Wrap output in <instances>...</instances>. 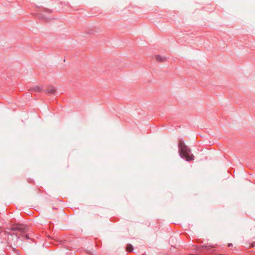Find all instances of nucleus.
Here are the masks:
<instances>
[{
	"mask_svg": "<svg viewBox=\"0 0 255 255\" xmlns=\"http://www.w3.org/2000/svg\"><path fill=\"white\" fill-rule=\"evenodd\" d=\"M10 230L14 233L17 239H19V236H20L25 239H30L29 234H28L29 231V227L25 224L12 225L10 227Z\"/></svg>",
	"mask_w": 255,
	"mask_h": 255,
	"instance_id": "f257e3e1",
	"label": "nucleus"
},
{
	"mask_svg": "<svg viewBox=\"0 0 255 255\" xmlns=\"http://www.w3.org/2000/svg\"><path fill=\"white\" fill-rule=\"evenodd\" d=\"M178 146L179 155L182 158L189 161L194 159L193 154L190 153V149L185 145L183 141H179Z\"/></svg>",
	"mask_w": 255,
	"mask_h": 255,
	"instance_id": "f03ea898",
	"label": "nucleus"
},
{
	"mask_svg": "<svg viewBox=\"0 0 255 255\" xmlns=\"http://www.w3.org/2000/svg\"><path fill=\"white\" fill-rule=\"evenodd\" d=\"M45 92L48 94H50L52 95H55L56 93V89L53 86H49L46 90H45Z\"/></svg>",
	"mask_w": 255,
	"mask_h": 255,
	"instance_id": "7ed1b4c3",
	"label": "nucleus"
},
{
	"mask_svg": "<svg viewBox=\"0 0 255 255\" xmlns=\"http://www.w3.org/2000/svg\"><path fill=\"white\" fill-rule=\"evenodd\" d=\"M156 60L160 62H163L166 60V57L163 56L157 55L156 56Z\"/></svg>",
	"mask_w": 255,
	"mask_h": 255,
	"instance_id": "20e7f679",
	"label": "nucleus"
},
{
	"mask_svg": "<svg viewBox=\"0 0 255 255\" xmlns=\"http://www.w3.org/2000/svg\"><path fill=\"white\" fill-rule=\"evenodd\" d=\"M133 250V248L132 245L128 244L126 247V250L127 252L130 253L132 252Z\"/></svg>",
	"mask_w": 255,
	"mask_h": 255,
	"instance_id": "39448f33",
	"label": "nucleus"
},
{
	"mask_svg": "<svg viewBox=\"0 0 255 255\" xmlns=\"http://www.w3.org/2000/svg\"><path fill=\"white\" fill-rule=\"evenodd\" d=\"M41 91V89L38 86H36V87H33L31 89V92H39Z\"/></svg>",
	"mask_w": 255,
	"mask_h": 255,
	"instance_id": "423d86ee",
	"label": "nucleus"
},
{
	"mask_svg": "<svg viewBox=\"0 0 255 255\" xmlns=\"http://www.w3.org/2000/svg\"><path fill=\"white\" fill-rule=\"evenodd\" d=\"M251 248H254L255 247V242H252L251 244V246H250Z\"/></svg>",
	"mask_w": 255,
	"mask_h": 255,
	"instance_id": "0eeeda50",
	"label": "nucleus"
},
{
	"mask_svg": "<svg viewBox=\"0 0 255 255\" xmlns=\"http://www.w3.org/2000/svg\"><path fill=\"white\" fill-rule=\"evenodd\" d=\"M231 246H232V244H228V247H231Z\"/></svg>",
	"mask_w": 255,
	"mask_h": 255,
	"instance_id": "6e6552de",
	"label": "nucleus"
},
{
	"mask_svg": "<svg viewBox=\"0 0 255 255\" xmlns=\"http://www.w3.org/2000/svg\"><path fill=\"white\" fill-rule=\"evenodd\" d=\"M0 232H1V230L0 229Z\"/></svg>",
	"mask_w": 255,
	"mask_h": 255,
	"instance_id": "1a4fd4ad",
	"label": "nucleus"
},
{
	"mask_svg": "<svg viewBox=\"0 0 255 255\" xmlns=\"http://www.w3.org/2000/svg\"><path fill=\"white\" fill-rule=\"evenodd\" d=\"M141 255H145V254H142Z\"/></svg>",
	"mask_w": 255,
	"mask_h": 255,
	"instance_id": "9d476101",
	"label": "nucleus"
}]
</instances>
